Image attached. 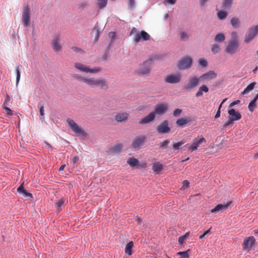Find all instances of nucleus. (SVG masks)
I'll list each match as a JSON object with an SVG mask.
<instances>
[{
	"label": "nucleus",
	"instance_id": "nucleus-5",
	"mask_svg": "<svg viewBox=\"0 0 258 258\" xmlns=\"http://www.w3.org/2000/svg\"><path fill=\"white\" fill-rule=\"evenodd\" d=\"M258 34V25L249 28L245 34L244 42L249 43Z\"/></svg>",
	"mask_w": 258,
	"mask_h": 258
},
{
	"label": "nucleus",
	"instance_id": "nucleus-38",
	"mask_svg": "<svg viewBox=\"0 0 258 258\" xmlns=\"http://www.w3.org/2000/svg\"><path fill=\"white\" fill-rule=\"evenodd\" d=\"M232 0H223L222 5L225 9H229L231 7Z\"/></svg>",
	"mask_w": 258,
	"mask_h": 258
},
{
	"label": "nucleus",
	"instance_id": "nucleus-18",
	"mask_svg": "<svg viewBox=\"0 0 258 258\" xmlns=\"http://www.w3.org/2000/svg\"><path fill=\"white\" fill-rule=\"evenodd\" d=\"M206 142V141L204 137H202L197 141L194 140L192 143V145L188 147V149L191 152H193L194 151L197 150L198 147H199L201 144L205 143Z\"/></svg>",
	"mask_w": 258,
	"mask_h": 258
},
{
	"label": "nucleus",
	"instance_id": "nucleus-64",
	"mask_svg": "<svg viewBox=\"0 0 258 258\" xmlns=\"http://www.w3.org/2000/svg\"><path fill=\"white\" fill-rule=\"evenodd\" d=\"M202 95H203V92H202L201 91H200V89H199L198 91L196 94V96L198 97L201 96Z\"/></svg>",
	"mask_w": 258,
	"mask_h": 258
},
{
	"label": "nucleus",
	"instance_id": "nucleus-42",
	"mask_svg": "<svg viewBox=\"0 0 258 258\" xmlns=\"http://www.w3.org/2000/svg\"><path fill=\"white\" fill-rule=\"evenodd\" d=\"M3 109L5 110V113L6 116H10L13 115V111L8 107H3Z\"/></svg>",
	"mask_w": 258,
	"mask_h": 258
},
{
	"label": "nucleus",
	"instance_id": "nucleus-35",
	"mask_svg": "<svg viewBox=\"0 0 258 258\" xmlns=\"http://www.w3.org/2000/svg\"><path fill=\"white\" fill-rule=\"evenodd\" d=\"M107 4V0H97V4L99 9H103L106 7Z\"/></svg>",
	"mask_w": 258,
	"mask_h": 258
},
{
	"label": "nucleus",
	"instance_id": "nucleus-15",
	"mask_svg": "<svg viewBox=\"0 0 258 258\" xmlns=\"http://www.w3.org/2000/svg\"><path fill=\"white\" fill-rule=\"evenodd\" d=\"M228 117L232 119L234 121L238 120L241 118V115L238 111H236L233 108H230L228 110Z\"/></svg>",
	"mask_w": 258,
	"mask_h": 258
},
{
	"label": "nucleus",
	"instance_id": "nucleus-23",
	"mask_svg": "<svg viewBox=\"0 0 258 258\" xmlns=\"http://www.w3.org/2000/svg\"><path fill=\"white\" fill-rule=\"evenodd\" d=\"M163 166L159 162H155L153 163L152 169L154 173L159 174L163 170Z\"/></svg>",
	"mask_w": 258,
	"mask_h": 258
},
{
	"label": "nucleus",
	"instance_id": "nucleus-22",
	"mask_svg": "<svg viewBox=\"0 0 258 258\" xmlns=\"http://www.w3.org/2000/svg\"><path fill=\"white\" fill-rule=\"evenodd\" d=\"M17 191L24 197L33 198L32 195L24 189V183L17 188Z\"/></svg>",
	"mask_w": 258,
	"mask_h": 258
},
{
	"label": "nucleus",
	"instance_id": "nucleus-9",
	"mask_svg": "<svg viewBox=\"0 0 258 258\" xmlns=\"http://www.w3.org/2000/svg\"><path fill=\"white\" fill-rule=\"evenodd\" d=\"M255 243V239L252 236H249L245 238L242 243L243 249L249 250Z\"/></svg>",
	"mask_w": 258,
	"mask_h": 258
},
{
	"label": "nucleus",
	"instance_id": "nucleus-4",
	"mask_svg": "<svg viewBox=\"0 0 258 258\" xmlns=\"http://www.w3.org/2000/svg\"><path fill=\"white\" fill-rule=\"evenodd\" d=\"M67 121L69 127L74 133L82 135L84 136L86 135V133L74 120L68 118Z\"/></svg>",
	"mask_w": 258,
	"mask_h": 258
},
{
	"label": "nucleus",
	"instance_id": "nucleus-36",
	"mask_svg": "<svg viewBox=\"0 0 258 258\" xmlns=\"http://www.w3.org/2000/svg\"><path fill=\"white\" fill-rule=\"evenodd\" d=\"M184 144L183 141L175 143L172 145V148L174 150H178L181 148L182 145Z\"/></svg>",
	"mask_w": 258,
	"mask_h": 258
},
{
	"label": "nucleus",
	"instance_id": "nucleus-53",
	"mask_svg": "<svg viewBox=\"0 0 258 258\" xmlns=\"http://www.w3.org/2000/svg\"><path fill=\"white\" fill-rule=\"evenodd\" d=\"M211 229V228H210L209 229L206 230L203 234L200 235L199 237L200 239H203L206 235H207L210 232Z\"/></svg>",
	"mask_w": 258,
	"mask_h": 258
},
{
	"label": "nucleus",
	"instance_id": "nucleus-29",
	"mask_svg": "<svg viewBox=\"0 0 258 258\" xmlns=\"http://www.w3.org/2000/svg\"><path fill=\"white\" fill-rule=\"evenodd\" d=\"M134 246V243L133 241H130L127 243L125 248V252L131 255L132 254V248Z\"/></svg>",
	"mask_w": 258,
	"mask_h": 258
},
{
	"label": "nucleus",
	"instance_id": "nucleus-49",
	"mask_svg": "<svg viewBox=\"0 0 258 258\" xmlns=\"http://www.w3.org/2000/svg\"><path fill=\"white\" fill-rule=\"evenodd\" d=\"M188 234V232L185 233V234L184 236L179 237V238H178V242L180 244H182L184 242L185 238Z\"/></svg>",
	"mask_w": 258,
	"mask_h": 258
},
{
	"label": "nucleus",
	"instance_id": "nucleus-14",
	"mask_svg": "<svg viewBox=\"0 0 258 258\" xmlns=\"http://www.w3.org/2000/svg\"><path fill=\"white\" fill-rule=\"evenodd\" d=\"M232 202L229 201L223 204H218L214 208L211 210V213H217L219 211H223L227 209L231 205Z\"/></svg>",
	"mask_w": 258,
	"mask_h": 258
},
{
	"label": "nucleus",
	"instance_id": "nucleus-20",
	"mask_svg": "<svg viewBox=\"0 0 258 258\" xmlns=\"http://www.w3.org/2000/svg\"><path fill=\"white\" fill-rule=\"evenodd\" d=\"M155 113L152 112L150 113L148 115L143 118L139 121V123L142 124H147L151 122L155 119Z\"/></svg>",
	"mask_w": 258,
	"mask_h": 258
},
{
	"label": "nucleus",
	"instance_id": "nucleus-45",
	"mask_svg": "<svg viewBox=\"0 0 258 258\" xmlns=\"http://www.w3.org/2000/svg\"><path fill=\"white\" fill-rule=\"evenodd\" d=\"M170 141L169 140H166L160 144V148H162V149H165L166 147L168 146V145L169 144Z\"/></svg>",
	"mask_w": 258,
	"mask_h": 258
},
{
	"label": "nucleus",
	"instance_id": "nucleus-62",
	"mask_svg": "<svg viewBox=\"0 0 258 258\" xmlns=\"http://www.w3.org/2000/svg\"><path fill=\"white\" fill-rule=\"evenodd\" d=\"M40 114L41 116H43L44 115V110L43 106H41L40 108Z\"/></svg>",
	"mask_w": 258,
	"mask_h": 258
},
{
	"label": "nucleus",
	"instance_id": "nucleus-55",
	"mask_svg": "<svg viewBox=\"0 0 258 258\" xmlns=\"http://www.w3.org/2000/svg\"><path fill=\"white\" fill-rule=\"evenodd\" d=\"M176 2V0H166L164 2V4L165 5L168 4H174Z\"/></svg>",
	"mask_w": 258,
	"mask_h": 258
},
{
	"label": "nucleus",
	"instance_id": "nucleus-3",
	"mask_svg": "<svg viewBox=\"0 0 258 258\" xmlns=\"http://www.w3.org/2000/svg\"><path fill=\"white\" fill-rule=\"evenodd\" d=\"M74 67L80 72L86 73L96 74L101 71L100 68L91 69L88 66L79 62L75 63Z\"/></svg>",
	"mask_w": 258,
	"mask_h": 258
},
{
	"label": "nucleus",
	"instance_id": "nucleus-28",
	"mask_svg": "<svg viewBox=\"0 0 258 258\" xmlns=\"http://www.w3.org/2000/svg\"><path fill=\"white\" fill-rule=\"evenodd\" d=\"M127 163L131 167H136L139 164V161L134 157L128 158L127 160Z\"/></svg>",
	"mask_w": 258,
	"mask_h": 258
},
{
	"label": "nucleus",
	"instance_id": "nucleus-40",
	"mask_svg": "<svg viewBox=\"0 0 258 258\" xmlns=\"http://www.w3.org/2000/svg\"><path fill=\"white\" fill-rule=\"evenodd\" d=\"M190 251L189 249L185 251H180L177 253V254L180 255V258H188L189 254L188 252Z\"/></svg>",
	"mask_w": 258,
	"mask_h": 258
},
{
	"label": "nucleus",
	"instance_id": "nucleus-59",
	"mask_svg": "<svg viewBox=\"0 0 258 258\" xmlns=\"http://www.w3.org/2000/svg\"><path fill=\"white\" fill-rule=\"evenodd\" d=\"M79 160V157L78 156H75L72 159V161L74 164H76Z\"/></svg>",
	"mask_w": 258,
	"mask_h": 258
},
{
	"label": "nucleus",
	"instance_id": "nucleus-52",
	"mask_svg": "<svg viewBox=\"0 0 258 258\" xmlns=\"http://www.w3.org/2000/svg\"><path fill=\"white\" fill-rule=\"evenodd\" d=\"M199 89L202 92H208L209 91L208 88L205 85H202L199 88Z\"/></svg>",
	"mask_w": 258,
	"mask_h": 258
},
{
	"label": "nucleus",
	"instance_id": "nucleus-51",
	"mask_svg": "<svg viewBox=\"0 0 258 258\" xmlns=\"http://www.w3.org/2000/svg\"><path fill=\"white\" fill-rule=\"evenodd\" d=\"M128 5L131 9H133L135 6V0H128Z\"/></svg>",
	"mask_w": 258,
	"mask_h": 258
},
{
	"label": "nucleus",
	"instance_id": "nucleus-13",
	"mask_svg": "<svg viewBox=\"0 0 258 258\" xmlns=\"http://www.w3.org/2000/svg\"><path fill=\"white\" fill-rule=\"evenodd\" d=\"M23 20L25 26L30 25V9L28 6H26L24 9L23 14Z\"/></svg>",
	"mask_w": 258,
	"mask_h": 258
},
{
	"label": "nucleus",
	"instance_id": "nucleus-61",
	"mask_svg": "<svg viewBox=\"0 0 258 258\" xmlns=\"http://www.w3.org/2000/svg\"><path fill=\"white\" fill-rule=\"evenodd\" d=\"M135 220L138 224H141L142 223V219L140 217H136Z\"/></svg>",
	"mask_w": 258,
	"mask_h": 258
},
{
	"label": "nucleus",
	"instance_id": "nucleus-56",
	"mask_svg": "<svg viewBox=\"0 0 258 258\" xmlns=\"http://www.w3.org/2000/svg\"><path fill=\"white\" fill-rule=\"evenodd\" d=\"M72 49L74 51L76 52H80L82 51V49L78 47L74 46L72 47Z\"/></svg>",
	"mask_w": 258,
	"mask_h": 258
},
{
	"label": "nucleus",
	"instance_id": "nucleus-24",
	"mask_svg": "<svg viewBox=\"0 0 258 258\" xmlns=\"http://www.w3.org/2000/svg\"><path fill=\"white\" fill-rule=\"evenodd\" d=\"M122 148V144H118L111 147L109 149V152L112 154H117L121 151Z\"/></svg>",
	"mask_w": 258,
	"mask_h": 258
},
{
	"label": "nucleus",
	"instance_id": "nucleus-7",
	"mask_svg": "<svg viewBox=\"0 0 258 258\" xmlns=\"http://www.w3.org/2000/svg\"><path fill=\"white\" fill-rule=\"evenodd\" d=\"M201 79L196 76L189 77L188 82L185 84L184 89L187 91H190L196 87L200 82Z\"/></svg>",
	"mask_w": 258,
	"mask_h": 258
},
{
	"label": "nucleus",
	"instance_id": "nucleus-6",
	"mask_svg": "<svg viewBox=\"0 0 258 258\" xmlns=\"http://www.w3.org/2000/svg\"><path fill=\"white\" fill-rule=\"evenodd\" d=\"M192 63V59L188 56L182 57L178 63V68L179 70L188 69L191 67Z\"/></svg>",
	"mask_w": 258,
	"mask_h": 258
},
{
	"label": "nucleus",
	"instance_id": "nucleus-46",
	"mask_svg": "<svg viewBox=\"0 0 258 258\" xmlns=\"http://www.w3.org/2000/svg\"><path fill=\"white\" fill-rule=\"evenodd\" d=\"M234 121L228 117V119L223 125V128H225L233 124Z\"/></svg>",
	"mask_w": 258,
	"mask_h": 258
},
{
	"label": "nucleus",
	"instance_id": "nucleus-47",
	"mask_svg": "<svg viewBox=\"0 0 258 258\" xmlns=\"http://www.w3.org/2000/svg\"><path fill=\"white\" fill-rule=\"evenodd\" d=\"M64 203V201L63 200L61 199V200H59L58 202H57L55 204V206H56V207L57 208V210L58 211H60V209H59V208L62 206L63 205Z\"/></svg>",
	"mask_w": 258,
	"mask_h": 258
},
{
	"label": "nucleus",
	"instance_id": "nucleus-17",
	"mask_svg": "<svg viewBox=\"0 0 258 258\" xmlns=\"http://www.w3.org/2000/svg\"><path fill=\"white\" fill-rule=\"evenodd\" d=\"M95 87H100L101 89L106 91L108 88V83L104 79L96 78Z\"/></svg>",
	"mask_w": 258,
	"mask_h": 258
},
{
	"label": "nucleus",
	"instance_id": "nucleus-54",
	"mask_svg": "<svg viewBox=\"0 0 258 258\" xmlns=\"http://www.w3.org/2000/svg\"><path fill=\"white\" fill-rule=\"evenodd\" d=\"M182 188L188 187L189 184V182L187 180H184L182 182Z\"/></svg>",
	"mask_w": 258,
	"mask_h": 258
},
{
	"label": "nucleus",
	"instance_id": "nucleus-21",
	"mask_svg": "<svg viewBox=\"0 0 258 258\" xmlns=\"http://www.w3.org/2000/svg\"><path fill=\"white\" fill-rule=\"evenodd\" d=\"M128 115L126 112L118 113L115 115V119L118 122H123L127 119Z\"/></svg>",
	"mask_w": 258,
	"mask_h": 258
},
{
	"label": "nucleus",
	"instance_id": "nucleus-43",
	"mask_svg": "<svg viewBox=\"0 0 258 258\" xmlns=\"http://www.w3.org/2000/svg\"><path fill=\"white\" fill-rule=\"evenodd\" d=\"M199 64L203 68H205L208 66V62L205 59L200 58L199 60Z\"/></svg>",
	"mask_w": 258,
	"mask_h": 258
},
{
	"label": "nucleus",
	"instance_id": "nucleus-57",
	"mask_svg": "<svg viewBox=\"0 0 258 258\" xmlns=\"http://www.w3.org/2000/svg\"><path fill=\"white\" fill-rule=\"evenodd\" d=\"M239 103H240V100H237L234 101L232 103H231V104H230V107H232L234 105H235L236 104H238Z\"/></svg>",
	"mask_w": 258,
	"mask_h": 258
},
{
	"label": "nucleus",
	"instance_id": "nucleus-63",
	"mask_svg": "<svg viewBox=\"0 0 258 258\" xmlns=\"http://www.w3.org/2000/svg\"><path fill=\"white\" fill-rule=\"evenodd\" d=\"M221 111L220 108H218L216 115H215V118H218L220 116Z\"/></svg>",
	"mask_w": 258,
	"mask_h": 258
},
{
	"label": "nucleus",
	"instance_id": "nucleus-26",
	"mask_svg": "<svg viewBox=\"0 0 258 258\" xmlns=\"http://www.w3.org/2000/svg\"><path fill=\"white\" fill-rule=\"evenodd\" d=\"M61 47L59 38L57 37L52 41V48L54 50L57 51L60 50Z\"/></svg>",
	"mask_w": 258,
	"mask_h": 258
},
{
	"label": "nucleus",
	"instance_id": "nucleus-32",
	"mask_svg": "<svg viewBox=\"0 0 258 258\" xmlns=\"http://www.w3.org/2000/svg\"><path fill=\"white\" fill-rule=\"evenodd\" d=\"M96 83V78H88L86 84L91 87H95Z\"/></svg>",
	"mask_w": 258,
	"mask_h": 258
},
{
	"label": "nucleus",
	"instance_id": "nucleus-11",
	"mask_svg": "<svg viewBox=\"0 0 258 258\" xmlns=\"http://www.w3.org/2000/svg\"><path fill=\"white\" fill-rule=\"evenodd\" d=\"M150 36L146 32L142 31L136 33L134 37V40L136 43H138L141 40L147 41L149 40Z\"/></svg>",
	"mask_w": 258,
	"mask_h": 258
},
{
	"label": "nucleus",
	"instance_id": "nucleus-10",
	"mask_svg": "<svg viewBox=\"0 0 258 258\" xmlns=\"http://www.w3.org/2000/svg\"><path fill=\"white\" fill-rule=\"evenodd\" d=\"M156 130L159 134H166L170 131L167 120H164L156 127Z\"/></svg>",
	"mask_w": 258,
	"mask_h": 258
},
{
	"label": "nucleus",
	"instance_id": "nucleus-30",
	"mask_svg": "<svg viewBox=\"0 0 258 258\" xmlns=\"http://www.w3.org/2000/svg\"><path fill=\"white\" fill-rule=\"evenodd\" d=\"M72 77L74 79H75L79 81L83 82L85 84H86L87 79H88V78L83 77L79 74H73V75H72Z\"/></svg>",
	"mask_w": 258,
	"mask_h": 258
},
{
	"label": "nucleus",
	"instance_id": "nucleus-25",
	"mask_svg": "<svg viewBox=\"0 0 258 258\" xmlns=\"http://www.w3.org/2000/svg\"><path fill=\"white\" fill-rule=\"evenodd\" d=\"M189 121H190V120L188 118L186 117H181L176 120V123L178 126L181 127L184 126Z\"/></svg>",
	"mask_w": 258,
	"mask_h": 258
},
{
	"label": "nucleus",
	"instance_id": "nucleus-12",
	"mask_svg": "<svg viewBox=\"0 0 258 258\" xmlns=\"http://www.w3.org/2000/svg\"><path fill=\"white\" fill-rule=\"evenodd\" d=\"M146 139L145 136H137L133 139L132 146L135 149L138 148L144 144Z\"/></svg>",
	"mask_w": 258,
	"mask_h": 258
},
{
	"label": "nucleus",
	"instance_id": "nucleus-1",
	"mask_svg": "<svg viewBox=\"0 0 258 258\" xmlns=\"http://www.w3.org/2000/svg\"><path fill=\"white\" fill-rule=\"evenodd\" d=\"M231 39L225 44V52L230 55L235 54L238 49L239 40L237 33L233 31L231 33Z\"/></svg>",
	"mask_w": 258,
	"mask_h": 258
},
{
	"label": "nucleus",
	"instance_id": "nucleus-8",
	"mask_svg": "<svg viewBox=\"0 0 258 258\" xmlns=\"http://www.w3.org/2000/svg\"><path fill=\"white\" fill-rule=\"evenodd\" d=\"M181 79V76L179 73L171 74L165 77L164 81L167 83L176 84L180 81Z\"/></svg>",
	"mask_w": 258,
	"mask_h": 258
},
{
	"label": "nucleus",
	"instance_id": "nucleus-60",
	"mask_svg": "<svg viewBox=\"0 0 258 258\" xmlns=\"http://www.w3.org/2000/svg\"><path fill=\"white\" fill-rule=\"evenodd\" d=\"M137 33V29L136 28L134 27L132 29L130 33V35H132L135 33L136 34Z\"/></svg>",
	"mask_w": 258,
	"mask_h": 258
},
{
	"label": "nucleus",
	"instance_id": "nucleus-2",
	"mask_svg": "<svg viewBox=\"0 0 258 258\" xmlns=\"http://www.w3.org/2000/svg\"><path fill=\"white\" fill-rule=\"evenodd\" d=\"M151 59H148L141 63L134 71L136 75L140 76H146L149 74L151 71Z\"/></svg>",
	"mask_w": 258,
	"mask_h": 258
},
{
	"label": "nucleus",
	"instance_id": "nucleus-31",
	"mask_svg": "<svg viewBox=\"0 0 258 258\" xmlns=\"http://www.w3.org/2000/svg\"><path fill=\"white\" fill-rule=\"evenodd\" d=\"M225 35L221 33H218L217 35H216L214 38L215 41L218 42H222L225 40Z\"/></svg>",
	"mask_w": 258,
	"mask_h": 258
},
{
	"label": "nucleus",
	"instance_id": "nucleus-37",
	"mask_svg": "<svg viewBox=\"0 0 258 258\" xmlns=\"http://www.w3.org/2000/svg\"><path fill=\"white\" fill-rule=\"evenodd\" d=\"M180 39L182 41L187 40L189 38V35L187 33L184 31H181L179 33Z\"/></svg>",
	"mask_w": 258,
	"mask_h": 258
},
{
	"label": "nucleus",
	"instance_id": "nucleus-44",
	"mask_svg": "<svg viewBox=\"0 0 258 258\" xmlns=\"http://www.w3.org/2000/svg\"><path fill=\"white\" fill-rule=\"evenodd\" d=\"M16 75H17L16 84L18 85L19 82V81H20V76H21L20 71V69L19 68V67L16 68Z\"/></svg>",
	"mask_w": 258,
	"mask_h": 258
},
{
	"label": "nucleus",
	"instance_id": "nucleus-34",
	"mask_svg": "<svg viewBox=\"0 0 258 258\" xmlns=\"http://www.w3.org/2000/svg\"><path fill=\"white\" fill-rule=\"evenodd\" d=\"M255 84H256L255 82H252V83H250V84H249L245 88V89L243 90V91L242 92V94H245L247 93L249 91H251L253 89V88H254V86L255 85Z\"/></svg>",
	"mask_w": 258,
	"mask_h": 258
},
{
	"label": "nucleus",
	"instance_id": "nucleus-16",
	"mask_svg": "<svg viewBox=\"0 0 258 258\" xmlns=\"http://www.w3.org/2000/svg\"><path fill=\"white\" fill-rule=\"evenodd\" d=\"M217 77V74L213 71H210L201 75L200 77L203 81H209Z\"/></svg>",
	"mask_w": 258,
	"mask_h": 258
},
{
	"label": "nucleus",
	"instance_id": "nucleus-27",
	"mask_svg": "<svg viewBox=\"0 0 258 258\" xmlns=\"http://www.w3.org/2000/svg\"><path fill=\"white\" fill-rule=\"evenodd\" d=\"M258 99V93L256 94V96L254 97V98L250 101V102L249 103L248 108L249 111L251 112H253L254 109H255L256 105V102L257 100Z\"/></svg>",
	"mask_w": 258,
	"mask_h": 258
},
{
	"label": "nucleus",
	"instance_id": "nucleus-33",
	"mask_svg": "<svg viewBox=\"0 0 258 258\" xmlns=\"http://www.w3.org/2000/svg\"><path fill=\"white\" fill-rule=\"evenodd\" d=\"M231 24L234 28H238L240 26L239 19L233 17L231 19Z\"/></svg>",
	"mask_w": 258,
	"mask_h": 258
},
{
	"label": "nucleus",
	"instance_id": "nucleus-19",
	"mask_svg": "<svg viewBox=\"0 0 258 258\" xmlns=\"http://www.w3.org/2000/svg\"><path fill=\"white\" fill-rule=\"evenodd\" d=\"M167 105L166 104H160L156 105L155 110L153 112L155 114L162 115L164 114L167 109Z\"/></svg>",
	"mask_w": 258,
	"mask_h": 258
},
{
	"label": "nucleus",
	"instance_id": "nucleus-58",
	"mask_svg": "<svg viewBox=\"0 0 258 258\" xmlns=\"http://www.w3.org/2000/svg\"><path fill=\"white\" fill-rule=\"evenodd\" d=\"M108 35L111 39H113L115 38L116 33L114 32H110L109 33Z\"/></svg>",
	"mask_w": 258,
	"mask_h": 258
},
{
	"label": "nucleus",
	"instance_id": "nucleus-50",
	"mask_svg": "<svg viewBox=\"0 0 258 258\" xmlns=\"http://www.w3.org/2000/svg\"><path fill=\"white\" fill-rule=\"evenodd\" d=\"M181 112H182L181 109L177 108V109H176L175 110H174V111H173V114L174 116H178L181 114Z\"/></svg>",
	"mask_w": 258,
	"mask_h": 258
},
{
	"label": "nucleus",
	"instance_id": "nucleus-48",
	"mask_svg": "<svg viewBox=\"0 0 258 258\" xmlns=\"http://www.w3.org/2000/svg\"><path fill=\"white\" fill-rule=\"evenodd\" d=\"M10 100V97L9 95H7L6 97L5 100L3 103V107H8L7 106L9 105V102Z\"/></svg>",
	"mask_w": 258,
	"mask_h": 258
},
{
	"label": "nucleus",
	"instance_id": "nucleus-41",
	"mask_svg": "<svg viewBox=\"0 0 258 258\" xmlns=\"http://www.w3.org/2000/svg\"><path fill=\"white\" fill-rule=\"evenodd\" d=\"M217 16L220 20H224L227 16L226 12L220 11L217 13Z\"/></svg>",
	"mask_w": 258,
	"mask_h": 258
},
{
	"label": "nucleus",
	"instance_id": "nucleus-39",
	"mask_svg": "<svg viewBox=\"0 0 258 258\" xmlns=\"http://www.w3.org/2000/svg\"><path fill=\"white\" fill-rule=\"evenodd\" d=\"M221 50L220 46L217 44H214L212 45L211 47V51L213 53L216 54L219 52Z\"/></svg>",
	"mask_w": 258,
	"mask_h": 258
}]
</instances>
